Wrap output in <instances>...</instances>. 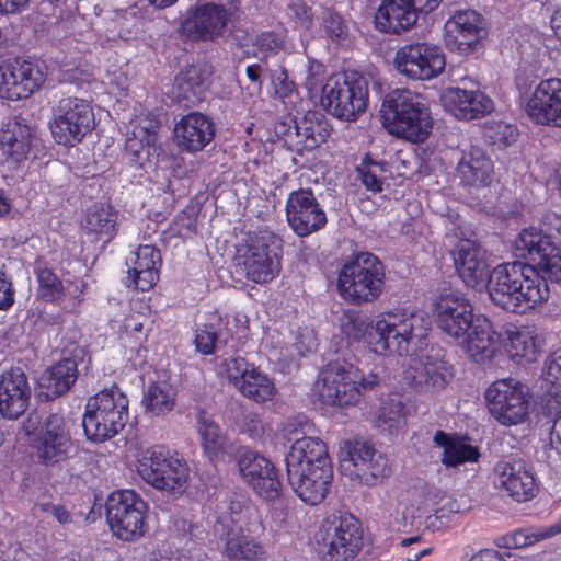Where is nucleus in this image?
Instances as JSON below:
<instances>
[{
	"label": "nucleus",
	"mask_w": 561,
	"mask_h": 561,
	"mask_svg": "<svg viewBox=\"0 0 561 561\" xmlns=\"http://www.w3.org/2000/svg\"><path fill=\"white\" fill-rule=\"evenodd\" d=\"M321 105L332 116L354 122L368 104V80L358 72L330 77L322 87Z\"/></svg>",
	"instance_id": "obj_6"
},
{
	"label": "nucleus",
	"mask_w": 561,
	"mask_h": 561,
	"mask_svg": "<svg viewBox=\"0 0 561 561\" xmlns=\"http://www.w3.org/2000/svg\"><path fill=\"white\" fill-rule=\"evenodd\" d=\"M14 304V289L4 270L0 266V310H7Z\"/></svg>",
	"instance_id": "obj_63"
},
{
	"label": "nucleus",
	"mask_w": 561,
	"mask_h": 561,
	"mask_svg": "<svg viewBox=\"0 0 561 561\" xmlns=\"http://www.w3.org/2000/svg\"><path fill=\"white\" fill-rule=\"evenodd\" d=\"M128 404L127 397L116 387L91 397L82 419L87 438L101 443L117 435L128 422Z\"/></svg>",
	"instance_id": "obj_5"
},
{
	"label": "nucleus",
	"mask_w": 561,
	"mask_h": 561,
	"mask_svg": "<svg viewBox=\"0 0 561 561\" xmlns=\"http://www.w3.org/2000/svg\"><path fill=\"white\" fill-rule=\"evenodd\" d=\"M495 482L512 500L523 503L538 493V484L523 459H503L494 467Z\"/></svg>",
	"instance_id": "obj_18"
},
{
	"label": "nucleus",
	"mask_w": 561,
	"mask_h": 561,
	"mask_svg": "<svg viewBox=\"0 0 561 561\" xmlns=\"http://www.w3.org/2000/svg\"><path fill=\"white\" fill-rule=\"evenodd\" d=\"M420 13L410 0H383L375 15L376 27L385 33L401 34L416 24Z\"/></svg>",
	"instance_id": "obj_30"
},
{
	"label": "nucleus",
	"mask_w": 561,
	"mask_h": 561,
	"mask_svg": "<svg viewBox=\"0 0 561 561\" xmlns=\"http://www.w3.org/2000/svg\"><path fill=\"white\" fill-rule=\"evenodd\" d=\"M396 69L412 80L426 81L438 77L445 69L443 49L434 44L416 42L401 46L394 56Z\"/></svg>",
	"instance_id": "obj_15"
},
{
	"label": "nucleus",
	"mask_w": 561,
	"mask_h": 561,
	"mask_svg": "<svg viewBox=\"0 0 561 561\" xmlns=\"http://www.w3.org/2000/svg\"><path fill=\"white\" fill-rule=\"evenodd\" d=\"M468 98V90L455 87L448 88L444 91L440 96V102L447 112L459 119H463V117H468V113H470V111L467 110Z\"/></svg>",
	"instance_id": "obj_51"
},
{
	"label": "nucleus",
	"mask_w": 561,
	"mask_h": 561,
	"mask_svg": "<svg viewBox=\"0 0 561 561\" xmlns=\"http://www.w3.org/2000/svg\"><path fill=\"white\" fill-rule=\"evenodd\" d=\"M490 414L502 425L524 423L528 417L529 398L525 387L514 379L494 381L485 391Z\"/></svg>",
	"instance_id": "obj_14"
},
{
	"label": "nucleus",
	"mask_w": 561,
	"mask_h": 561,
	"mask_svg": "<svg viewBox=\"0 0 561 561\" xmlns=\"http://www.w3.org/2000/svg\"><path fill=\"white\" fill-rule=\"evenodd\" d=\"M341 328L347 339L363 341L378 355H410L427 335L428 322L417 312H387L374 323L344 314Z\"/></svg>",
	"instance_id": "obj_1"
},
{
	"label": "nucleus",
	"mask_w": 561,
	"mask_h": 561,
	"mask_svg": "<svg viewBox=\"0 0 561 561\" xmlns=\"http://www.w3.org/2000/svg\"><path fill=\"white\" fill-rule=\"evenodd\" d=\"M215 137L213 121L199 113L192 112L182 116L174 125L173 139L178 148L188 153L202 151Z\"/></svg>",
	"instance_id": "obj_28"
},
{
	"label": "nucleus",
	"mask_w": 561,
	"mask_h": 561,
	"mask_svg": "<svg viewBox=\"0 0 561 561\" xmlns=\"http://www.w3.org/2000/svg\"><path fill=\"white\" fill-rule=\"evenodd\" d=\"M33 388L26 374L11 368L0 375V415L10 421L18 420L30 408Z\"/></svg>",
	"instance_id": "obj_20"
},
{
	"label": "nucleus",
	"mask_w": 561,
	"mask_h": 561,
	"mask_svg": "<svg viewBox=\"0 0 561 561\" xmlns=\"http://www.w3.org/2000/svg\"><path fill=\"white\" fill-rule=\"evenodd\" d=\"M380 114L383 126L397 137L423 142L431 134L432 117L425 99L407 89H396L385 98Z\"/></svg>",
	"instance_id": "obj_3"
},
{
	"label": "nucleus",
	"mask_w": 561,
	"mask_h": 561,
	"mask_svg": "<svg viewBox=\"0 0 561 561\" xmlns=\"http://www.w3.org/2000/svg\"><path fill=\"white\" fill-rule=\"evenodd\" d=\"M483 22L473 10L456 12L445 24L446 41L462 53L470 51L480 38Z\"/></svg>",
	"instance_id": "obj_31"
},
{
	"label": "nucleus",
	"mask_w": 561,
	"mask_h": 561,
	"mask_svg": "<svg viewBox=\"0 0 561 561\" xmlns=\"http://www.w3.org/2000/svg\"><path fill=\"white\" fill-rule=\"evenodd\" d=\"M117 214L111 205L94 204L82 219V229L93 240L108 242L115 236Z\"/></svg>",
	"instance_id": "obj_40"
},
{
	"label": "nucleus",
	"mask_w": 561,
	"mask_h": 561,
	"mask_svg": "<svg viewBox=\"0 0 561 561\" xmlns=\"http://www.w3.org/2000/svg\"><path fill=\"white\" fill-rule=\"evenodd\" d=\"M198 433L202 437V446L205 454L210 458H217L224 454L226 446V436L205 412L197 415Z\"/></svg>",
	"instance_id": "obj_42"
},
{
	"label": "nucleus",
	"mask_w": 561,
	"mask_h": 561,
	"mask_svg": "<svg viewBox=\"0 0 561 561\" xmlns=\"http://www.w3.org/2000/svg\"><path fill=\"white\" fill-rule=\"evenodd\" d=\"M286 472L293 491L309 505H317L325 499L333 479L332 465L306 467Z\"/></svg>",
	"instance_id": "obj_27"
},
{
	"label": "nucleus",
	"mask_w": 561,
	"mask_h": 561,
	"mask_svg": "<svg viewBox=\"0 0 561 561\" xmlns=\"http://www.w3.org/2000/svg\"><path fill=\"white\" fill-rule=\"evenodd\" d=\"M46 78V67L37 60H3L0 64V98L9 101L27 99L44 85Z\"/></svg>",
	"instance_id": "obj_13"
},
{
	"label": "nucleus",
	"mask_w": 561,
	"mask_h": 561,
	"mask_svg": "<svg viewBox=\"0 0 561 561\" xmlns=\"http://www.w3.org/2000/svg\"><path fill=\"white\" fill-rule=\"evenodd\" d=\"M77 379V364L66 358L46 369L39 377L38 385L43 396L53 400L70 389Z\"/></svg>",
	"instance_id": "obj_39"
},
{
	"label": "nucleus",
	"mask_w": 561,
	"mask_h": 561,
	"mask_svg": "<svg viewBox=\"0 0 561 561\" xmlns=\"http://www.w3.org/2000/svg\"><path fill=\"white\" fill-rule=\"evenodd\" d=\"M288 11L302 27L309 28L312 24L313 13L306 0H290Z\"/></svg>",
	"instance_id": "obj_61"
},
{
	"label": "nucleus",
	"mask_w": 561,
	"mask_h": 561,
	"mask_svg": "<svg viewBox=\"0 0 561 561\" xmlns=\"http://www.w3.org/2000/svg\"><path fill=\"white\" fill-rule=\"evenodd\" d=\"M188 472L186 461L163 446L149 448L142 455V480L157 490L182 493Z\"/></svg>",
	"instance_id": "obj_11"
},
{
	"label": "nucleus",
	"mask_w": 561,
	"mask_h": 561,
	"mask_svg": "<svg viewBox=\"0 0 561 561\" xmlns=\"http://www.w3.org/2000/svg\"><path fill=\"white\" fill-rule=\"evenodd\" d=\"M22 428L38 462L45 466L64 461L72 449L70 423L59 414L42 417L38 413H31Z\"/></svg>",
	"instance_id": "obj_4"
},
{
	"label": "nucleus",
	"mask_w": 561,
	"mask_h": 561,
	"mask_svg": "<svg viewBox=\"0 0 561 561\" xmlns=\"http://www.w3.org/2000/svg\"><path fill=\"white\" fill-rule=\"evenodd\" d=\"M95 125L93 108L89 101L76 96L62 98L53 108L49 128L55 141L75 146Z\"/></svg>",
	"instance_id": "obj_8"
},
{
	"label": "nucleus",
	"mask_w": 561,
	"mask_h": 561,
	"mask_svg": "<svg viewBox=\"0 0 561 561\" xmlns=\"http://www.w3.org/2000/svg\"><path fill=\"white\" fill-rule=\"evenodd\" d=\"M238 389L244 397L255 402H264L272 399L275 391L273 382L255 367L252 368L250 374L245 375Z\"/></svg>",
	"instance_id": "obj_43"
},
{
	"label": "nucleus",
	"mask_w": 561,
	"mask_h": 561,
	"mask_svg": "<svg viewBox=\"0 0 561 561\" xmlns=\"http://www.w3.org/2000/svg\"><path fill=\"white\" fill-rule=\"evenodd\" d=\"M275 96L284 104H294L298 98L295 83L288 79L284 68H279L271 75Z\"/></svg>",
	"instance_id": "obj_54"
},
{
	"label": "nucleus",
	"mask_w": 561,
	"mask_h": 561,
	"mask_svg": "<svg viewBox=\"0 0 561 561\" xmlns=\"http://www.w3.org/2000/svg\"><path fill=\"white\" fill-rule=\"evenodd\" d=\"M480 454L477 447L471 446L463 440L456 439L449 445L447 450L443 453L442 462L447 467H457L465 462H474Z\"/></svg>",
	"instance_id": "obj_48"
},
{
	"label": "nucleus",
	"mask_w": 561,
	"mask_h": 561,
	"mask_svg": "<svg viewBox=\"0 0 561 561\" xmlns=\"http://www.w3.org/2000/svg\"><path fill=\"white\" fill-rule=\"evenodd\" d=\"M383 284V265L376 255L368 252L358 253L347 261L337 278L341 296L353 304L368 302L378 298Z\"/></svg>",
	"instance_id": "obj_7"
},
{
	"label": "nucleus",
	"mask_w": 561,
	"mask_h": 561,
	"mask_svg": "<svg viewBox=\"0 0 561 561\" xmlns=\"http://www.w3.org/2000/svg\"><path fill=\"white\" fill-rule=\"evenodd\" d=\"M293 130L283 133L288 139L295 136L297 146L312 150L323 144L331 134L330 125L323 119V115L317 112H308L300 119H294Z\"/></svg>",
	"instance_id": "obj_35"
},
{
	"label": "nucleus",
	"mask_w": 561,
	"mask_h": 561,
	"mask_svg": "<svg viewBox=\"0 0 561 561\" xmlns=\"http://www.w3.org/2000/svg\"><path fill=\"white\" fill-rule=\"evenodd\" d=\"M434 312L437 327L454 339H462L476 322L472 306L455 294L439 296Z\"/></svg>",
	"instance_id": "obj_24"
},
{
	"label": "nucleus",
	"mask_w": 561,
	"mask_h": 561,
	"mask_svg": "<svg viewBox=\"0 0 561 561\" xmlns=\"http://www.w3.org/2000/svg\"><path fill=\"white\" fill-rule=\"evenodd\" d=\"M137 495L131 490L113 492L106 500V519L114 535L125 541L140 536V512Z\"/></svg>",
	"instance_id": "obj_17"
},
{
	"label": "nucleus",
	"mask_w": 561,
	"mask_h": 561,
	"mask_svg": "<svg viewBox=\"0 0 561 561\" xmlns=\"http://www.w3.org/2000/svg\"><path fill=\"white\" fill-rule=\"evenodd\" d=\"M227 11L215 3L197 4L186 13L181 22L180 32L190 41H213L222 34L227 25Z\"/></svg>",
	"instance_id": "obj_21"
},
{
	"label": "nucleus",
	"mask_w": 561,
	"mask_h": 561,
	"mask_svg": "<svg viewBox=\"0 0 561 561\" xmlns=\"http://www.w3.org/2000/svg\"><path fill=\"white\" fill-rule=\"evenodd\" d=\"M546 414L551 419L550 444L561 454V397L554 394L545 403Z\"/></svg>",
	"instance_id": "obj_55"
},
{
	"label": "nucleus",
	"mask_w": 561,
	"mask_h": 561,
	"mask_svg": "<svg viewBox=\"0 0 561 561\" xmlns=\"http://www.w3.org/2000/svg\"><path fill=\"white\" fill-rule=\"evenodd\" d=\"M252 368L254 366L241 357L230 358L226 362L227 377L237 388Z\"/></svg>",
	"instance_id": "obj_59"
},
{
	"label": "nucleus",
	"mask_w": 561,
	"mask_h": 561,
	"mask_svg": "<svg viewBox=\"0 0 561 561\" xmlns=\"http://www.w3.org/2000/svg\"><path fill=\"white\" fill-rule=\"evenodd\" d=\"M161 263L162 259L158 249L152 245H142V291L158 283Z\"/></svg>",
	"instance_id": "obj_49"
},
{
	"label": "nucleus",
	"mask_w": 561,
	"mask_h": 561,
	"mask_svg": "<svg viewBox=\"0 0 561 561\" xmlns=\"http://www.w3.org/2000/svg\"><path fill=\"white\" fill-rule=\"evenodd\" d=\"M245 535H239V530L228 533L226 554L233 559L252 560L262 553V547Z\"/></svg>",
	"instance_id": "obj_45"
},
{
	"label": "nucleus",
	"mask_w": 561,
	"mask_h": 561,
	"mask_svg": "<svg viewBox=\"0 0 561 561\" xmlns=\"http://www.w3.org/2000/svg\"><path fill=\"white\" fill-rule=\"evenodd\" d=\"M420 346L409 356L411 357L405 369L407 381L420 392H433L443 389L450 378V369L447 364L430 354L414 356L416 351L422 347L424 340Z\"/></svg>",
	"instance_id": "obj_23"
},
{
	"label": "nucleus",
	"mask_w": 561,
	"mask_h": 561,
	"mask_svg": "<svg viewBox=\"0 0 561 561\" xmlns=\"http://www.w3.org/2000/svg\"><path fill=\"white\" fill-rule=\"evenodd\" d=\"M541 387L545 388L547 399H552L554 394L561 397V356L546 362L541 374Z\"/></svg>",
	"instance_id": "obj_53"
},
{
	"label": "nucleus",
	"mask_w": 561,
	"mask_h": 561,
	"mask_svg": "<svg viewBox=\"0 0 561 561\" xmlns=\"http://www.w3.org/2000/svg\"><path fill=\"white\" fill-rule=\"evenodd\" d=\"M357 171L362 183L367 190L373 192H380L382 190V182L377 174V171H380V167L377 163L363 165L358 168Z\"/></svg>",
	"instance_id": "obj_62"
},
{
	"label": "nucleus",
	"mask_w": 561,
	"mask_h": 561,
	"mask_svg": "<svg viewBox=\"0 0 561 561\" xmlns=\"http://www.w3.org/2000/svg\"><path fill=\"white\" fill-rule=\"evenodd\" d=\"M37 295L46 301H56L64 295L65 287L61 280L48 268L37 272Z\"/></svg>",
	"instance_id": "obj_52"
},
{
	"label": "nucleus",
	"mask_w": 561,
	"mask_h": 561,
	"mask_svg": "<svg viewBox=\"0 0 561 561\" xmlns=\"http://www.w3.org/2000/svg\"><path fill=\"white\" fill-rule=\"evenodd\" d=\"M485 285L496 306L515 313H524L543 304L550 296L547 280L529 264L518 261L494 267Z\"/></svg>",
	"instance_id": "obj_2"
},
{
	"label": "nucleus",
	"mask_w": 561,
	"mask_h": 561,
	"mask_svg": "<svg viewBox=\"0 0 561 561\" xmlns=\"http://www.w3.org/2000/svg\"><path fill=\"white\" fill-rule=\"evenodd\" d=\"M543 226L551 240L561 244V215H548Z\"/></svg>",
	"instance_id": "obj_64"
},
{
	"label": "nucleus",
	"mask_w": 561,
	"mask_h": 561,
	"mask_svg": "<svg viewBox=\"0 0 561 561\" xmlns=\"http://www.w3.org/2000/svg\"><path fill=\"white\" fill-rule=\"evenodd\" d=\"M341 453L343 465L353 466L352 474L367 485L376 484L390 471L387 458L367 442L346 440Z\"/></svg>",
	"instance_id": "obj_16"
},
{
	"label": "nucleus",
	"mask_w": 561,
	"mask_h": 561,
	"mask_svg": "<svg viewBox=\"0 0 561 561\" xmlns=\"http://www.w3.org/2000/svg\"><path fill=\"white\" fill-rule=\"evenodd\" d=\"M163 112L161 110H156L150 112L145 121L146 125H142V133L146 134V144L149 147L153 148V151L157 150V145L159 141V131L162 126L161 116Z\"/></svg>",
	"instance_id": "obj_58"
},
{
	"label": "nucleus",
	"mask_w": 561,
	"mask_h": 561,
	"mask_svg": "<svg viewBox=\"0 0 561 561\" xmlns=\"http://www.w3.org/2000/svg\"><path fill=\"white\" fill-rule=\"evenodd\" d=\"M217 341V331L213 324H204L196 330L194 344L197 352L204 355L214 353Z\"/></svg>",
	"instance_id": "obj_57"
},
{
	"label": "nucleus",
	"mask_w": 561,
	"mask_h": 561,
	"mask_svg": "<svg viewBox=\"0 0 561 561\" xmlns=\"http://www.w3.org/2000/svg\"><path fill=\"white\" fill-rule=\"evenodd\" d=\"M286 216L289 226L300 237L309 236L327 224V216L309 188L289 194Z\"/></svg>",
	"instance_id": "obj_19"
},
{
	"label": "nucleus",
	"mask_w": 561,
	"mask_h": 561,
	"mask_svg": "<svg viewBox=\"0 0 561 561\" xmlns=\"http://www.w3.org/2000/svg\"><path fill=\"white\" fill-rule=\"evenodd\" d=\"M469 98L467 100V110L470 111L468 117H463L466 121H471L480 116H484L492 112L493 101L480 91L468 90Z\"/></svg>",
	"instance_id": "obj_56"
},
{
	"label": "nucleus",
	"mask_w": 561,
	"mask_h": 561,
	"mask_svg": "<svg viewBox=\"0 0 561 561\" xmlns=\"http://www.w3.org/2000/svg\"><path fill=\"white\" fill-rule=\"evenodd\" d=\"M517 128L502 121H490L484 126L485 139L497 149H504L517 139Z\"/></svg>",
	"instance_id": "obj_47"
},
{
	"label": "nucleus",
	"mask_w": 561,
	"mask_h": 561,
	"mask_svg": "<svg viewBox=\"0 0 561 561\" xmlns=\"http://www.w3.org/2000/svg\"><path fill=\"white\" fill-rule=\"evenodd\" d=\"M286 471L332 465L327 445L318 437L302 436L294 438L285 456Z\"/></svg>",
	"instance_id": "obj_32"
},
{
	"label": "nucleus",
	"mask_w": 561,
	"mask_h": 561,
	"mask_svg": "<svg viewBox=\"0 0 561 561\" xmlns=\"http://www.w3.org/2000/svg\"><path fill=\"white\" fill-rule=\"evenodd\" d=\"M322 26L325 35L336 44H344L350 38V26L343 16L333 11L325 10L322 16Z\"/></svg>",
	"instance_id": "obj_50"
},
{
	"label": "nucleus",
	"mask_w": 561,
	"mask_h": 561,
	"mask_svg": "<svg viewBox=\"0 0 561 561\" xmlns=\"http://www.w3.org/2000/svg\"><path fill=\"white\" fill-rule=\"evenodd\" d=\"M462 343L476 362L491 359L501 345V336L486 318L477 316L476 322L462 336Z\"/></svg>",
	"instance_id": "obj_33"
},
{
	"label": "nucleus",
	"mask_w": 561,
	"mask_h": 561,
	"mask_svg": "<svg viewBox=\"0 0 561 561\" xmlns=\"http://www.w3.org/2000/svg\"><path fill=\"white\" fill-rule=\"evenodd\" d=\"M358 370L350 363H330L319 374L314 390L323 404L354 405L359 401Z\"/></svg>",
	"instance_id": "obj_12"
},
{
	"label": "nucleus",
	"mask_w": 561,
	"mask_h": 561,
	"mask_svg": "<svg viewBox=\"0 0 561 561\" xmlns=\"http://www.w3.org/2000/svg\"><path fill=\"white\" fill-rule=\"evenodd\" d=\"M515 252L528 260L543 279L561 282V251L546 230L524 229L515 241Z\"/></svg>",
	"instance_id": "obj_10"
},
{
	"label": "nucleus",
	"mask_w": 561,
	"mask_h": 561,
	"mask_svg": "<svg viewBox=\"0 0 561 561\" xmlns=\"http://www.w3.org/2000/svg\"><path fill=\"white\" fill-rule=\"evenodd\" d=\"M455 265L459 276L470 288H482L489 276L485 251L474 240L463 239L457 244Z\"/></svg>",
	"instance_id": "obj_29"
},
{
	"label": "nucleus",
	"mask_w": 561,
	"mask_h": 561,
	"mask_svg": "<svg viewBox=\"0 0 561 561\" xmlns=\"http://www.w3.org/2000/svg\"><path fill=\"white\" fill-rule=\"evenodd\" d=\"M175 404L173 388L167 382H157L149 387L146 397V413L152 416L170 412Z\"/></svg>",
	"instance_id": "obj_44"
},
{
	"label": "nucleus",
	"mask_w": 561,
	"mask_h": 561,
	"mask_svg": "<svg viewBox=\"0 0 561 561\" xmlns=\"http://www.w3.org/2000/svg\"><path fill=\"white\" fill-rule=\"evenodd\" d=\"M360 542L358 520L350 514H334L320 528L318 550L325 561H347L357 553Z\"/></svg>",
	"instance_id": "obj_9"
},
{
	"label": "nucleus",
	"mask_w": 561,
	"mask_h": 561,
	"mask_svg": "<svg viewBox=\"0 0 561 561\" xmlns=\"http://www.w3.org/2000/svg\"><path fill=\"white\" fill-rule=\"evenodd\" d=\"M33 129L21 119L8 121L0 131V150L15 162L27 158L31 150Z\"/></svg>",
	"instance_id": "obj_37"
},
{
	"label": "nucleus",
	"mask_w": 561,
	"mask_h": 561,
	"mask_svg": "<svg viewBox=\"0 0 561 561\" xmlns=\"http://www.w3.org/2000/svg\"><path fill=\"white\" fill-rule=\"evenodd\" d=\"M457 171L466 184L484 186L491 183L493 162L481 148L472 146L469 150L463 151Z\"/></svg>",
	"instance_id": "obj_38"
},
{
	"label": "nucleus",
	"mask_w": 561,
	"mask_h": 561,
	"mask_svg": "<svg viewBox=\"0 0 561 561\" xmlns=\"http://www.w3.org/2000/svg\"><path fill=\"white\" fill-rule=\"evenodd\" d=\"M507 342L505 344L510 357L520 363H530L537 357L541 344L538 335L529 328L507 330Z\"/></svg>",
	"instance_id": "obj_41"
},
{
	"label": "nucleus",
	"mask_w": 561,
	"mask_h": 561,
	"mask_svg": "<svg viewBox=\"0 0 561 561\" xmlns=\"http://www.w3.org/2000/svg\"><path fill=\"white\" fill-rule=\"evenodd\" d=\"M211 75V66L207 62L186 67L175 78L176 98L186 101L187 105L198 104L209 87Z\"/></svg>",
	"instance_id": "obj_34"
},
{
	"label": "nucleus",
	"mask_w": 561,
	"mask_h": 561,
	"mask_svg": "<svg viewBox=\"0 0 561 561\" xmlns=\"http://www.w3.org/2000/svg\"><path fill=\"white\" fill-rule=\"evenodd\" d=\"M243 480L254 492L266 501H274L280 494V482L272 462L255 451H244L238 459Z\"/></svg>",
	"instance_id": "obj_22"
},
{
	"label": "nucleus",
	"mask_w": 561,
	"mask_h": 561,
	"mask_svg": "<svg viewBox=\"0 0 561 561\" xmlns=\"http://www.w3.org/2000/svg\"><path fill=\"white\" fill-rule=\"evenodd\" d=\"M526 113L537 125L561 127V79L541 80L526 104Z\"/></svg>",
	"instance_id": "obj_25"
},
{
	"label": "nucleus",
	"mask_w": 561,
	"mask_h": 561,
	"mask_svg": "<svg viewBox=\"0 0 561 561\" xmlns=\"http://www.w3.org/2000/svg\"><path fill=\"white\" fill-rule=\"evenodd\" d=\"M139 153L140 138L137 133V124L130 122V126H128L126 130L124 159L130 164L138 165Z\"/></svg>",
	"instance_id": "obj_60"
},
{
	"label": "nucleus",
	"mask_w": 561,
	"mask_h": 561,
	"mask_svg": "<svg viewBox=\"0 0 561 561\" xmlns=\"http://www.w3.org/2000/svg\"><path fill=\"white\" fill-rule=\"evenodd\" d=\"M272 236L255 237L242 255V265L248 279L263 284L271 282L280 271V260Z\"/></svg>",
	"instance_id": "obj_26"
},
{
	"label": "nucleus",
	"mask_w": 561,
	"mask_h": 561,
	"mask_svg": "<svg viewBox=\"0 0 561 561\" xmlns=\"http://www.w3.org/2000/svg\"><path fill=\"white\" fill-rule=\"evenodd\" d=\"M404 409L403 402L398 397L385 400L377 415V427L391 433L404 420Z\"/></svg>",
	"instance_id": "obj_46"
},
{
	"label": "nucleus",
	"mask_w": 561,
	"mask_h": 561,
	"mask_svg": "<svg viewBox=\"0 0 561 561\" xmlns=\"http://www.w3.org/2000/svg\"><path fill=\"white\" fill-rule=\"evenodd\" d=\"M225 513L240 533H247L251 537H259L264 533L262 516L257 507L244 494L231 495Z\"/></svg>",
	"instance_id": "obj_36"
}]
</instances>
